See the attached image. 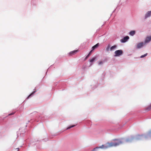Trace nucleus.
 <instances>
[{
    "label": "nucleus",
    "mask_w": 151,
    "mask_h": 151,
    "mask_svg": "<svg viewBox=\"0 0 151 151\" xmlns=\"http://www.w3.org/2000/svg\"><path fill=\"white\" fill-rule=\"evenodd\" d=\"M78 50H74V51H71L69 53V55L70 56H72L73 55L75 54L77 52H78Z\"/></svg>",
    "instance_id": "423d86ee"
},
{
    "label": "nucleus",
    "mask_w": 151,
    "mask_h": 151,
    "mask_svg": "<svg viewBox=\"0 0 151 151\" xmlns=\"http://www.w3.org/2000/svg\"><path fill=\"white\" fill-rule=\"evenodd\" d=\"M147 109L148 110H151V104L147 108Z\"/></svg>",
    "instance_id": "4468645a"
},
{
    "label": "nucleus",
    "mask_w": 151,
    "mask_h": 151,
    "mask_svg": "<svg viewBox=\"0 0 151 151\" xmlns=\"http://www.w3.org/2000/svg\"><path fill=\"white\" fill-rule=\"evenodd\" d=\"M150 15H151V11H148L147 13L145 15V18H147V17H150Z\"/></svg>",
    "instance_id": "6e6552de"
},
{
    "label": "nucleus",
    "mask_w": 151,
    "mask_h": 151,
    "mask_svg": "<svg viewBox=\"0 0 151 151\" xmlns=\"http://www.w3.org/2000/svg\"><path fill=\"white\" fill-rule=\"evenodd\" d=\"M148 137L151 138V130L147 134V135H138V138L137 139H141L143 138L147 139Z\"/></svg>",
    "instance_id": "f03ea898"
},
{
    "label": "nucleus",
    "mask_w": 151,
    "mask_h": 151,
    "mask_svg": "<svg viewBox=\"0 0 151 151\" xmlns=\"http://www.w3.org/2000/svg\"><path fill=\"white\" fill-rule=\"evenodd\" d=\"M151 40V36H149L147 37L145 39V43H148L150 42Z\"/></svg>",
    "instance_id": "0eeeda50"
},
{
    "label": "nucleus",
    "mask_w": 151,
    "mask_h": 151,
    "mask_svg": "<svg viewBox=\"0 0 151 151\" xmlns=\"http://www.w3.org/2000/svg\"><path fill=\"white\" fill-rule=\"evenodd\" d=\"M75 126H76L75 125H73L71 126L68 127L67 128V129H70L72 127H74Z\"/></svg>",
    "instance_id": "f3484780"
},
{
    "label": "nucleus",
    "mask_w": 151,
    "mask_h": 151,
    "mask_svg": "<svg viewBox=\"0 0 151 151\" xmlns=\"http://www.w3.org/2000/svg\"><path fill=\"white\" fill-rule=\"evenodd\" d=\"M116 47L117 46L116 45H114L113 46L111 47L109 49L110 45H109L107 48H106V50L107 51H109V50L111 51H113Z\"/></svg>",
    "instance_id": "7ed1b4c3"
},
{
    "label": "nucleus",
    "mask_w": 151,
    "mask_h": 151,
    "mask_svg": "<svg viewBox=\"0 0 151 151\" xmlns=\"http://www.w3.org/2000/svg\"><path fill=\"white\" fill-rule=\"evenodd\" d=\"M14 114V113H12L11 114H9V115H12Z\"/></svg>",
    "instance_id": "6ab92c4d"
},
{
    "label": "nucleus",
    "mask_w": 151,
    "mask_h": 151,
    "mask_svg": "<svg viewBox=\"0 0 151 151\" xmlns=\"http://www.w3.org/2000/svg\"><path fill=\"white\" fill-rule=\"evenodd\" d=\"M135 34V31H131L129 33V34L132 35L133 36Z\"/></svg>",
    "instance_id": "9b49d317"
},
{
    "label": "nucleus",
    "mask_w": 151,
    "mask_h": 151,
    "mask_svg": "<svg viewBox=\"0 0 151 151\" xmlns=\"http://www.w3.org/2000/svg\"><path fill=\"white\" fill-rule=\"evenodd\" d=\"M147 53H146L144 55H142L140 56V58H143L145 57L147 55Z\"/></svg>",
    "instance_id": "2eb2a0df"
},
{
    "label": "nucleus",
    "mask_w": 151,
    "mask_h": 151,
    "mask_svg": "<svg viewBox=\"0 0 151 151\" xmlns=\"http://www.w3.org/2000/svg\"><path fill=\"white\" fill-rule=\"evenodd\" d=\"M143 42H140V43H138V44H137V48H139L141 47H142L143 46Z\"/></svg>",
    "instance_id": "1a4fd4ad"
},
{
    "label": "nucleus",
    "mask_w": 151,
    "mask_h": 151,
    "mask_svg": "<svg viewBox=\"0 0 151 151\" xmlns=\"http://www.w3.org/2000/svg\"><path fill=\"white\" fill-rule=\"evenodd\" d=\"M129 38V37L127 36L123 38V39L121 40V41L122 42H124L127 41V40Z\"/></svg>",
    "instance_id": "39448f33"
},
{
    "label": "nucleus",
    "mask_w": 151,
    "mask_h": 151,
    "mask_svg": "<svg viewBox=\"0 0 151 151\" xmlns=\"http://www.w3.org/2000/svg\"><path fill=\"white\" fill-rule=\"evenodd\" d=\"M103 62L101 61H100L98 62V64L99 65H101L103 64Z\"/></svg>",
    "instance_id": "dca6fc26"
},
{
    "label": "nucleus",
    "mask_w": 151,
    "mask_h": 151,
    "mask_svg": "<svg viewBox=\"0 0 151 151\" xmlns=\"http://www.w3.org/2000/svg\"><path fill=\"white\" fill-rule=\"evenodd\" d=\"M113 140L116 141L117 142H111L110 143L107 142L104 145H102L100 147H96V148H94V150H95L96 149L98 148L106 149L111 147H116L122 144L124 142V141L122 140H119L117 139H114Z\"/></svg>",
    "instance_id": "f257e3e1"
},
{
    "label": "nucleus",
    "mask_w": 151,
    "mask_h": 151,
    "mask_svg": "<svg viewBox=\"0 0 151 151\" xmlns=\"http://www.w3.org/2000/svg\"><path fill=\"white\" fill-rule=\"evenodd\" d=\"M99 46V43H97V44H96V45H94L92 47V50H92L93 51V50L96 48L98 47Z\"/></svg>",
    "instance_id": "9d476101"
},
{
    "label": "nucleus",
    "mask_w": 151,
    "mask_h": 151,
    "mask_svg": "<svg viewBox=\"0 0 151 151\" xmlns=\"http://www.w3.org/2000/svg\"><path fill=\"white\" fill-rule=\"evenodd\" d=\"M96 57H94L92 59L90 60V62H91V63L93 62L94 61V60L96 59Z\"/></svg>",
    "instance_id": "f8f14e48"
},
{
    "label": "nucleus",
    "mask_w": 151,
    "mask_h": 151,
    "mask_svg": "<svg viewBox=\"0 0 151 151\" xmlns=\"http://www.w3.org/2000/svg\"><path fill=\"white\" fill-rule=\"evenodd\" d=\"M114 53L115 54L114 55V56H118L122 54L123 51L121 50H118L116 51Z\"/></svg>",
    "instance_id": "20e7f679"
},
{
    "label": "nucleus",
    "mask_w": 151,
    "mask_h": 151,
    "mask_svg": "<svg viewBox=\"0 0 151 151\" xmlns=\"http://www.w3.org/2000/svg\"><path fill=\"white\" fill-rule=\"evenodd\" d=\"M35 91H33L28 96V97L27 98V99H28L31 96L32 94H34L35 92Z\"/></svg>",
    "instance_id": "ddd939ff"
},
{
    "label": "nucleus",
    "mask_w": 151,
    "mask_h": 151,
    "mask_svg": "<svg viewBox=\"0 0 151 151\" xmlns=\"http://www.w3.org/2000/svg\"><path fill=\"white\" fill-rule=\"evenodd\" d=\"M92 50H91L90 52L88 54V55L86 56V58H87L90 55V54L92 52Z\"/></svg>",
    "instance_id": "a211bd4d"
}]
</instances>
